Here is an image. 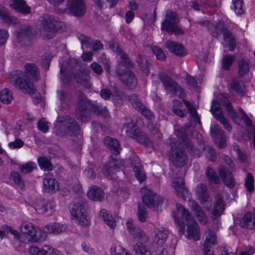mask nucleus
<instances>
[{"label":"nucleus","instance_id":"f257e3e1","mask_svg":"<svg viewBox=\"0 0 255 255\" xmlns=\"http://www.w3.org/2000/svg\"><path fill=\"white\" fill-rule=\"evenodd\" d=\"M25 72L15 70L9 74L11 84L16 88L22 90L25 94H32L36 92L31 80H38L39 71L34 64L27 63L25 65Z\"/></svg>","mask_w":255,"mask_h":255},{"label":"nucleus","instance_id":"f03ea898","mask_svg":"<svg viewBox=\"0 0 255 255\" xmlns=\"http://www.w3.org/2000/svg\"><path fill=\"white\" fill-rule=\"evenodd\" d=\"M80 128L75 120L68 116L59 117L54 124V132L56 135L65 137L79 134Z\"/></svg>","mask_w":255,"mask_h":255},{"label":"nucleus","instance_id":"7ed1b4c3","mask_svg":"<svg viewBox=\"0 0 255 255\" xmlns=\"http://www.w3.org/2000/svg\"><path fill=\"white\" fill-rule=\"evenodd\" d=\"M167 142L171 146L170 159L174 165L177 167L184 166L188 162V156L184 148L185 145L178 143V140L173 138H170Z\"/></svg>","mask_w":255,"mask_h":255},{"label":"nucleus","instance_id":"20e7f679","mask_svg":"<svg viewBox=\"0 0 255 255\" xmlns=\"http://www.w3.org/2000/svg\"><path fill=\"white\" fill-rule=\"evenodd\" d=\"M176 208L178 213L181 215L182 219L186 222L187 238L198 241L200 239L199 229L193 216L180 204H176Z\"/></svg>","mask_w":255,"mask_h":255},{"label":"nucleus","instance_id":"39448f33","mask_svg":"<svg viewBox=\"0 0 255 255\" xmlns=\"http://www.w3.org/2000/svg\"><path fill=\"white\" fill-rule=\"evenodd\" d=\"M86 201L82 198L74 200L73 204L70 210L73 219L81 226L86 227L89 225L90 221L87 218L85 211Z\"/></svg>","mask_w":255,"mask_h":255},{"label":"nucleus","instance_id":"423d86ee","mask_svg":"<svg viewBox=\"0 0 255 255\" xmlns=\"http://www.w3.org/2000/svg\"><path fill=\"white\" fill-rule=\"evenodd\" d=\"M123 129L128 136L134 139L140 144L145 146H149L151 144V141L147 135L138 128L133 121L125 123L123 126Z\"/></svg>","mask_w":255,"mask_h":255},{"label":"nucleus","instance_id":"0eeeda50","mask_svg":"<svg viewBox=\"0 0 255 255\" xmlns=\"http://www.w3.org/2000/svg\"><path fill=\"white\" fill-rule=\"evenodd\" d=\"M179 20L177 13L170 10L166 11L165 19L161 24V30L176 35L183 34V31L177 24Z\"/></svg>","mask_w":255,"mask_h":255},{"label":"nucleus","instance_id":"6e6552de","mask_svg":"<svg viewBox=\"0 0 255 255\" xmlns=\"http://www.w3.org/2000/svg\"><path fill=\"white\" fill-rule=\"evenodd\" d=\"M90 104L86 96L82 93H80L78 96V101L75 109V114L77 119L80 120L82 122L90 120Z\"/></svg>","mask_w":255,"mask_h":255},{"label":"nucleus","instance_id":"1a4fd4ad","mask_svg":"<svg viewBox=\"0 0 255 255\" xmlns=\"http://www.w3.org/2000/svg\"><path fill=\"white\" fill-rule=\"evenodd\" d=\"M41 18L43 30L46 34L47 38H52L57 31L60 22L58 18L50 14H43Z\"/></svg>","mask_w":255,"mask_h":255},{"label":"nucleus","instance_id":"9d476101","mask_svg":"<svg viewBox=\"0 0 255 255\" xmlns=\"http://www.w3.org/2000/svg\"><path fill=\"white\" fill-rule=\"evenodd\" d=\"M175 134L176 136L181 139L182 142H178V143L184 145L188 152L195 157H198L200 155V151L194 147L192 141L186 139V132L185 130L181 128L178 125L174 126Z\"/></svg>","mask_w":255,"mask_h":255},{"label":"nucleus","instance_id":"9b49d317","mask_svg":"<svg viewBox=\"0 0 255 255\" xmlns=\"http://www.w3.org/2000/svg\"><path fill=\"white\" fill-rule=\"evenodd\" d=\"M158 76L166 90L169 91L173 94H178L180 96L183 95V89L168 75L165 73H161Z\"/></svg>","mask_w":255,"mask_h":255},{"label":"nucleus","instance_id":"f8f14e48","mask_svg":"<svg viewBox=\"0 0 255 255\" xmlns=\"http://www.w3.org/2000/svg\"><path fill=\"white\" fill-rule=\"evenodd\" d=\"M141 192L143 193L142 201L149 208H154L162 202V198L160 196L146 187L142 188Z\"/></svg>","mask_w":255,"mask_h":255},{"label":"nucleus","instance_id":"ddd939ff","mask_svg":"<svg viewBox=\"0 0 255 255\" xmlns=\"http://www.w3.org/2000/svg\"><path fill=\"white\" fill-rule=\"evenodd\" d=\"M124 165V161L121 159L112 156L104 166V174L111 179H115L114 175L119 171L120 167Z\"/></svg>","mask_w":255,"mask_h":255},{"label":"nucleus","instance_id":"4468645a","mask_svg":"<svg viewBox=\"0 0 255 255\" xmlns=\"http://www.w3.org/2000/svg\"><path fill=\"white\" fill-rule=\"evenodd\" d=\"M210 133L214 142L219 148H223L226 146V135L225 131L218 125L214 124L211 126Z\"/></svg>","mask_w":255,"mask_h":255},{"label":"nucleus","instance_id":"2eb2a0df","mask_svg":"<svg viewBox=\"0 0 255 255\" xmlns=\"http://www.w3.org/2000/svg\"><path fill=\"white\" fill-rule=\"evenodd\" d=\"M67 10L75 16H83L86 12L84 0H68Z\"/></svg>","mask_w":255,"mask_h":255},{"label":"nucleus","instance_id":"dca6fc26","mask_svg":"<svg viewBox=\"0 0 255 255\" xmlns=\"http://www.w3.org/2000/svg\"><path fill=\"white\" fill-rule=\"evenodd\" d=\"M211 111L215 119L220 122L224 128L228 131L232 130V126L225 118L222 112L219 102L216 100L212 101Z\"/></svg>","mask_w":255,"mask_h":255},{"label":"nucleus","instance_id":"f3484780","mask_svg":"<svg viewBox=\"0 0 255 255\" xmlns=\"http://www.w3.org/2000/svg\"><path fill=\"white\" fill-rule=\"evenodd\" d=\"M77 36L84 50L88 48H92L93 51H95L103 48V45L100 40H93L90 37L81 33H78Z\"/></svg>","mask_w":255,"mask_h":255},{"label":"nucleus","instance_id":"a211bd4d","mask_svg":"<svg viewBox=\"0 0 255 255\" xmlns=\"http://www.w3.org/2000/svg\"><path fill=\"white\" fill-rule=\"evenodd\" d=\"M127 229L130 234L135 239L147 242L148 240L147 236L140 227L133 224L131 219L127 222Z\"/></svg>","mask_w":255,"mask_h":255},{"label":"nucleus","instance_id":"6ab92c4d","mask_svg":"<svg viewBox=\"0 0 255 255\" xmlns=\"http://www.w3.org/2000/svg\"><path fill=\"white\" fill-rule=\"evenodd\" d=\"M0 20L3 23L8 25L19 24L17 18L12 14L4 6L0 5Z\"/></svg>","mask_w":255,"mask_h":255},{"label":"nucleus","instance_id":"aec40b11","mask_svg":"<svg viewBox=\"0 0 255 255\" xmlns=\"http://www.w3.org/2000/svg\"><path fill=\"white\" fill-rule=\"evenodd\" d=\"M129 159L130 164L133 167L135 177L140 182H142L145 179V175L143 171L139 158L137 156L133 155L131 156Z\"/></svg>","mask_w":255,"mask_h":255},{"label":"nucleus","instance_id":"412c9836","mask_svg":"<svg viewBox=\"0 0 255 255\" xmlns=\"http://www.w3.org/2000/svg\"><path fill=\"white\" fill-rule=\"evenodd\" d=\"M189 206L193 211L199 221L202 224H206L208 222V218L202 208L194 200H189Z\"/></svg>","mask_w":255,"mask_h":255},{"label":"nucleus","instance_id":"4be33fe9","mask_svg":"<svg viewBox=\"0 0 255 255\" xmlns=\"http://www.w3.org/2000/svg\"><path fill=\"white\" fill-rule=\"evenodd\" d=\"M218 172L225 184L230 188L234 187L235 182L232 172L227 167L220 166Z\"/></svg>","mask_w":255,"mask_h":255},{"label":"nucleus","instance_id":"5701e85b","mask_svg":"<svg viewBox=\"0 0 255 255\" xmlns=\"http://www.w3.org/2000/svg\"><path fill=\"white\" fill-rule=\"evenodd\" d=\"M104 142L113 155L117 156L120 154L121 148L119 141L117 139L106 136L104 138Z\"/></svg>","mask_w":255,"mask_h":255},{"label":"nucleus","instance_id":"b1692460","mask_svg":"<svg viewBox=\"0 0 255 255\" xmlns=\"http://www.w3.org/2000/svg\"><path fill=\"white\" fill-rule=\"evenodd\" d=\"M164 45L170 52L174 53L176 55L183 56L186 54L183 45L175 41L169 40Z\"/></svg>","mask_w":255,"mask_h":255},{"label":"nucleus","instance_id":"393cba45","mask_svg":"<svg viewBox=\"0 0 255 255\" xmlns=\"http://www.w3.org/2000/svg\"><path fill=\"white\" fill-rule=\"evenodd\" d=\"M172 187L176 191L178 196L184 198L188 195V191L184 185V181L181 177H176L174 178L172 182Z\"/></svg>","mask_w":255,"mask_h":255},{"label":"nucleus","instance_id":"a878e982","mask_svg":"<svg viewBox=\"0 0 255 255\" xmlns=\"http://www.w3.org/2000/svg\"><path fill=\"white\" fill-rule=\"evenodd\" d=\"M121 80L124 85L129 89H134L137 84L136 77L130 70L127 71L126 75L122 76Z\"/></svg>","mask_w":255,"mask_h":255},{"label":"nucleus","instance_id":"bb28decb","mask_svg":"<svg viewBox=\"0 0 255 255\" xmlns=\"http://www.w3.org/2000/svg\"><path fill=\"white\" fill-rule=\"evenodd\" d=\"M10 6L15 10L22 14L31 12V8L28 6L24 0H11Z\"/></svg>","mask_w":255,"mask_h":255},{"label":"nucleus","instance_id":"cd10ccee","mask_svg":"<svg viewBox=\"0 0 255 255\" xmlns=\"http://www.w3.org/2000/svg\"><path fill=\"white\" fill-rule=\"evenodd\" d=\"M240 226L242 228L248 229L255 228V214L249 212L246 214L240 221Z\"/></svg>","mask_w":255,"mask_h":255},{"label":"nucleus","instance_id":"c85d7f7f","mask_svg":"<svg viewBox=\"0 0 255 255\" xmlns=\"http://www.w3.org/2000/svg\"><path fill=\"white\" fill-rule=\"evenodd\" d=\"M66 230L65 225L59 223H53L46 225L44 228V231L46 233L53 234L54 235L59 234Z\"/></svg>","mask_w":255,"mask_h":255},{"label":"nucleus","instance_id":"c756f323","mask_svg":"<svg viewBox=\"0 0 255 255\" xmlns=\"http://www.w3.org/2000/svg\"><path fill=\"white\" fill-rule=\"evenodd\" d=\"M87 195L93 201H101L104 198V193L101 188L97 186H93L90 188Z\"/></svg>","mask_w":255,"mask_h":255},{"label":"nucleus","instance_id":"7c9ffc66","mask_svg":"<svg viewBox=\"0 0 255 255\" xmlns=\"http://www.w3.org/2000/svg\"><path fill=\"white\" fill-rule=\"evenodd\" d=\"M183 102L189 112V120H193L194 123L195 125L194 126V127L196 126L197 124L200 125L201 122L200 118L199 117V115H198L197 111L195 109L194 105L192 103L185 99L183 100Z\"/></svg>","mask_w":255,"mask_h":255},{"label":"nucleus","instance_id":"2f4dec72","mask_svg":"<svg viewBox=\"0 0 255 255\" xmlns=\"http://www.w3.org/2000/svg\"><path fill=\"white\" fill-rule=\"evenodd\" d=\"M43 183L44 189L48 192L54 193L58 189V183L56 180L53 178H44L43 179Z\"/></svg>","mask_w":255,"mask_h":255},{"label":"nucleus","instance_id":"473e14b6","mask_svg":"<svg viewBox=\"0 0 255 255\" xmlns=\"http://www.w3.org/2000/svg\"><path fill=\"white\" fill-rule=\"evenodd\" d=\"M230 88L240 96H243L246 93L245 86L238 79H234L232 81Z\"/></svg>","mask_w":255,"mask_h":255},{"label":"nucleus","instance_id":"72a5a7b5","mask_svg":"<svg viewBox=\"0 0 255 255\" xmlns=\"http://www.w3.org/2000/svg\"><path fill=\"white\" fill-rule=\"evenodd\" d=\"M205 174L209 185L218 184L220 183V177L217 172L211 167H206Z\"/></svg>","mask_w":255,"mask_h":255},{"label":"nucleus","instance_id":"f704fd0d","mask_svg":"<svg viewBox=\"0 0 255 255\" xmlns=\"http://www.w3.org/2000/svg\"><path fill=\"white\" fill-rule=\"evenodd\" d=\"M196 192L201 203L203 204L208 201L209 196L207 192V188L206 185L203 183L198 184L196 187Z\"/></svg>","mask_w":255,"mask_h":255},{"label":"nucleus","instance_id":"c9c22d12","mask_svg":"<svg viewBox=\"0 0 255 255\" xmlns=\"http://www.w3.org/2000/svg\"><path fill=\"white\" fill-rule=\"evenodd\" d=\"M168 232L164 228L156 229L154 242L158 245H162L167 239Z\"/></svg>","mask_w":255,"mask_h":255},{"label":"nucleus","instance_id":"e433bc0d","mask_svg":"<svg viewBox=\"0 0 255 255\" xmlns=\"http://www.w3.org/2000/svg\"><path fill=\"white\" fill-rule=\"evenodd\" d=\"M108 44L109 48L113 52L120 54L121 59L125 60V62L129 64H131V61L128 57L127 54L123 52L122 49L118 46L114 40H112L109 41L108 42Z\"/></svg>","mask_w":255,"mask_h":255},{"label":"nucleus","instance_id":"4c0bfd02","mask_svg":"<svg viewBox=\"0 0 255 255\" xmlns=\"http://www.w3.org/2000/svg\"><path fill=\"white\" fill-rule=\"evenodd\" d=\"M68 65L66 68L64 67L63 65H60V73L62 76L64 77V74L65 72L68 71L72 72L73 70H74L78 65V63L76 59H71L68 61ZM63 81L64 82H68L69 79L63 77Z\"/></svg>","mask_w":255,"mask_h":255},{"label":"nucleus","instance_id":"58836bf2","mask_svg":"<svg viewBox=\"0 0 255 255\" xmlns=\"http://www.w3.org/2000/svg\"><path fill=\"white\" fill-rule=\"evenodd\" d=\"M221 102L226 107V110L228 111L231 119L235 122H237L238 119V115L236 111L234 110L230 101L226 98H223Z\"/></svg>","mask_w":255,"mask_h":255},{"label":"nucleus","instance_id":"ea45409f","mask_svg":"<svg viewBox=\"0 0 255 255\" xmlns=\"http://www.w3.org/2000/svg\"><path fill=\"white\" fill-rule=\"evenodd\" d=\"M225 210L223 198L218 196L216 199L215 205L212 211L214 216L219 217Z\"/></svg>","mask_w":255,"mask_h":255},{"label":"nucleus","instance_id":"a19ab883","mask_svg":"<svg viewBox=\"0 0 255 255\" xmlns=\"http://www.w3.org/2000/svg\"><path fill=\"white\" fill-rule=\"evenodd\" d=\"M133 249L136 255H152L150 250L142 243L137 242Z\"/></svg>","mask_w":255,"mask_h":255},{"label":"nucleus","instance_id":"79ce46f5","mask_svg":"<svg viewBox=\"0 0 255 255\" xmlns=\"http://www.w3.org/2000/svg\"><path fill=\"white\" fill-rule=\"evenodd\" d=\"M9 179L20 189L24 188V181L19 172L15 171H12L10 174Z\"/></svg>","mask_w":255,"mask_h":255},{"label":"nucleus","instance_id":"37998d69","mask_svg":"<svg viewBox=\"0 0 255 255\" xmlns=\"http://www.w3.org/2000/svg\"><path fill=\"white\" fill-rule=\"evenodd\" d=\"M236 60V57L232 54H226L222 59V67L225 70H229Z\"/></svg>","mask_w":255,"mask_h":255},{"label":"nucleus","instance_id":"c03bdc74","mask_svg":"<svg viewBox=\"0 0 255 255\" xmlns=\"http://www.w3.org/2000/svg\"><path fill=\"white\" fill-rule=\"evenodd\" d=\"M100 215L106 224L110 228H114L116 226V223L115 220L111 215L107 212L106 210L102 209L100 212Z\"/></svg>","mask_w":255,"mask_h":255},{"label":"nucleus","instance_id":"a18cd8bd","mask_svg":"<svg viewBox=\"0 0 255 255\" xmlns=\"http://www.w3.org/2000/svg\"><path fill=\"white\" fill-rule=\"evenodd\" d=\"M31 33V27L28 25H24L15 32V34L19 40L21 41L23 38L29 37Z\"/></svg>","mask_w":255,"mask_h":255},{"label":"nucleus","instance_id":"49530a36","mask_svg":"<svg viewBox=\"0 0 255 255\" xmlns=\"http://www.w3.org/2000/svg\"><path fill=\"white\" fill-rule=\"evenodd\" d=\"M31 241L36 243H42L45 241L47 236L45 232H43L42 231L37 229L36 227L34 229V233L33 235H30Z\"/></svg>","mask_w":255,"mask_h":255},{"label":"nucleus","instance_id":"de8ad7c7","mask_svg":"<svg viewBox=\"0 0 255 255\" xmlns=\"http://www.w3.org/2000/svg\"><path fill=\"white\" fill-rule=\"evenodd\" d=\"M35 227L29 221H23L20 227V230L22 233L28 234L29 236L33 235Z\"/></svg>","mask_w":255,"mask_h":255},{"label":"nucleus","instance_id":"09e8293b","mask_svg":"<svg viewBox=\"0 0 255 255\" xmlns=\"http://www.w3.org/2000/svg\"><path fill=\"white\" fill-rule=\"evenodd\" d=\"M12 99V93L8 89L5 88L0 91V101L3 104L10 103Z\"/></svg>","mask_w":255,"mask_h":255},{"label":"nucleus","instance_id":"8fccbe9b","mask_svg":"<svg viewBox=\"0 0 255 255\" xmlns=\"http://www.w3.org/2000/svg\"><path fill=\"white\" fill-rule=\"evenodd\" d=\"M133 65V63L132 61L131 64H129L128 63L125 62V60L123 59L122 63H119L117 65L116 67V72L119 76L120 80L121 79L122 76L126 75V72H127V71H130L127 68V65H130L132 66Z\"/></svg>","mask_w":255,"mask_h":255},{"label":"nucleus","instance_id":"3c124183","mask_svg":"<svg viewBox=\"0 0 255 255\" xmlns=\"http://www.w3.org/2000/svg\"><path fill=\"white\" fill-rule=\"evenodd\" d=\"M36 164L32 161H29L25 164L21 165L18 167L20 173L23 174H26L30 173L32 170L36 169Z\"/></svg>","mask_w":255,"mask_h":255},{"label":"nucleus","instance_id":"603ef678","mask_svg":"<svg viewBox=\"0 0 255 255\" xmlns=\"http://www.w3.org/2000/svg\"><path fill=\"white\" fill-rule=\"evenodd\" d=\"M38 162L41 168L45 171H51L53 168V165L50 161L45 157L38 158Z\"/></svg>","mask_w":255,"mask_h":255},{"label":"nucleus","instance_id":"864d4df0","mask_svg":"<svg viewBox=\"0 0 255 255\" xmlns=\"http://www.w3.org/2000/svg\"><path fill=\"white\" fill-rule=\"evenodd\" d=\"M119 0H94L95 4L101 8L107 7L113 8L118 3Z\"/></svg>","mask_w":255,"mask_h":255},{"label":"nucleus","instance_id":"5fc2aeb1","mask_svg":"<svg viewBox=\"0 0 255 255\" xmlns=\"http://www.w3.org/2000/svg\"><path fill=\"white\" fill-rule=\"evenodd\" d=\"M215 31L212 32L213 36L216 38L218 37V35L220 33L224 32L225 30H227L228 28L225 27V23L223 21H220L217 23V24H213V26Z\"/></svg>","mask_w":255,"mask_h":255},{"label":"nucleus","instance_id":"6e6d98bb","mask_svg":"<svg viewBox=\"0 0 255 255\" xmlns=\"http://www.w3.org/2000/svg\"><path fill=\"white\" fill-rule=\"evenodd\" d=\"M239 74L242 77L249 72V66L248 63L245 59H242L238 62Z\"/></svg>","mask_w":255,"mask_h":255},{"label":"nucleus","instance_id":"4d7b16f0","mask_svg":"<svg viewBox=\"0 0 255 255\" xmlns=\"http://www.w3.org/2000/svg\"><path fill=\"white\" fill-rule=\"evenodd\" d=\"M245 186L247 190L250 192H253L255 190L254 179L252 174L248 173L245 179Z\"/></svg>","mask_w":255,"mask_h":255},{"label":"nucleus","instance_id":"13d9d810","mask_svg":"<svg viewBox=\"0 0 255 255\" xmlns=\"http://www.w3.org/2000/svg\"><path fill=\"white\" fill-rule=\"evenodd\" d=\"M137 216L138 220L141 222H144L148 217V213L146 208L144 205L139 204L138 208Z\"/></svg>","mask_w":255,"mask_h":255},{"label":"nucleus","instance_id":"bf43d9fd","mask_svg":"<svg viewBox=\"0 0 255 255\" xmlns=\"http://www.w3.org/2000/svg\"><path fill=\"white\" fill-rule=\"evenodd\" d=\"M128 100L130 103L132 105L133 108L137 110L138 109H141L143 107V104L141 102L138 96L136 94H132L128 96Z\"/></svg>","mask_w":255,"mask_h":255},{"label":"nucleus","instance_id":"052dcab7","mask_svg":"<svg viewBox=\"0 0 255 255\" xmlns=\"http://www.w3.org/2000/svg\"><path fill=\"white\" fill-rule=\"evenodd\" d=\"M92 111L95 114L104 117H107L109 115L108 109L105 107L94 105L92 107Z\"/></svg>","mask_w":255,"mask_h":255},{"label":"nucleus","instance_id":"680f3d73","mask_svg":"<svg viewBox=\"0 0 255 255\" xmlns=\"http://www.w3.org/2000/svg\"><path fill=\"white\" fill-rule=\"evenodd\" d=\"M111 255H131L120 246H114L111 249Z\"/></svg>","mask_w":255,"mask_h":255},{"label":"nucleus","instance_id":"e2e57ef3","mask_svg":"<svg viewBox=\"0 0 255 255\" xmlns=\"http://www.w3.org/2000/svg\"><path fill=\"white\" fill-rule=\"evenodd\" d=\"M152 53L155 55L157 59L160 61H164L166 59V55L163 50L157 46H153L151 48Z\"/></svg>","mask_w":255,"mask_h":255},{"label":"nucleus","instance_id":"0e129e2a","mask_svg":"<svg viewBox=\"0 0 255 255\" xmlns=\"http://www.w3.org/2000/svg\"><path fill=\"white\" fill-rule=\"evenodd\" d=\"M204 151L205 154L208 160L211 161H215L216 160V153L212 146H206L204 148Z\"/></svg>","mask_w":255,"mask_h":255},{"label":"nucleus","instance_id":"69168bd1","mask_svg":"<svg viewBox=\"0 0 255 255\" xmlns=\"http://www.w3.org/2000/svg\"><path fill=\"white\" fill-rule=\"evenodd\" d=\"M206 238L204 243H207L208 245H215L216 244V235L214 232L210 230L206 232Z\"/></svg>","mask_w":255,"mask_h":255},{"label":"nucleus","instance_id":"338daca9","mask_svg":"<svg viewBox=\"0 0 255 255\" xmlns=\"http://www.w3.org/2000/svg\"><path fill=\"white\" fill-rule=\"evenodd\" d=\"M137 62L140 67L141 71L143 72L146 75H148L149 73V68L150 63H149L146 60L140 59L137 60Z\"/></svg>","mask_w":255,"mask_h":255},{"label":"nucleus","instance_id":"774afa93","mask_svg":"<svg viewBox=\"0 0 255 255\" xmlns=\"http://www.w3.org/2000/svg\"><path fill=\"white\" fill-rule=\"evenodd\" d=\"M45 245L42 248L32 246L29 249V253L31 255H45Z\"/></svg>","mask_w":255,"mask_h":255}]
</instances>
